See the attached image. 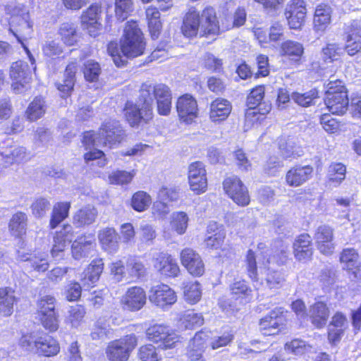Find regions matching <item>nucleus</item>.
<instances>
[{
  "mask_svg": "<svg viewBox=\"0 0 361 361\" xmlns=\"http://www.w3.org/2000/svg\"><path fill=\"white\" fill-rule=\"evenodd\" d=\"M331 7L326 4L318 5L314 16V30L323 33L331 23Z\"/></svg>",
  "mask_w": 361,
  "mask_h": 361,
  "instance_id": "c9c22d12",
  "label": "nucleus"
},
{
  "mask_svg": "<svg viewBox=\"0 0 361 361\" xmlns=\"http://www.w3.org/2000/svg\"><path fill=\"white\" fill-rule=\"evenodd\" d=\"M181 30L188 37H195L198 33L200 36L218 35L220 26L215 9L208 6L200 12L196 8L190 7L183 18Z\"/></svg>",
  "mask_w": 361,
  "mask_h": 361,
  "instance_id": "7ed1b4c3",
  "label": "nucleus"
},
{
  "mask_svg": "<svg viewBox=\"0 0 361 361\" xmlns=\"http://www.w3.org/2000/svg\"><path fill=\"white\" fill-rule=\"evenodd\" d=\"M137 342V336L134 334L111 341L106 349L107 359L109 361H127Z\"/></svg>",
  "mask_w": 361,
  "mask_h": 361,
  "instance_id": "6e6552de",
  "label": "nucleus"
},
{
  "mask_svg": "<svg viewBox=\"0 0 361 361\" xmlns=\"http://www.w3.org/2000/svg\"><path fill=\"white\" fill-rule=\"evenodd\" d=\"M311 242V237L307 233L301 234L295 239L293 243V253L298 260L310 259L312 255Z\"/></svg>",
  "mask_w": 361,
  "mask_h": 361,
  "instance_id": "c756f323",
  "label": "nucleus"
},
{
  "mask_svg": "<svg viewBox=\"0 0 361 361\" xmlns=\"http://www.w3.org/2000/svg\"><path fill=\"white\" fill-rule=\"evenodd\" d=\"M101 13V7L97 4L91 5L81 16L83 27L87 30L90 36L95 37L100 30L101 24L99 23Z\"/></svg>",
  "mask_w": 361,
  "mask_h": 361,
  "instance_id": "b1692460",
  "label": "nucleus"
},
{
  "mask_svg": "<svg viewBox=\"0 0 361 361\" xmlns=\"http://www.w3.org/2000/svg\"><path fill=\"white\" fill-rule=\"evenodd\" d=\"M70 207L69 202H58L54 206L50 220L51 228H55L68 216Z\"/></svg>",
  "mask_w": 361,
  "mask_h": 361,
  "instance_id": "8fccbe9b",
  "label": "nucleus"
},
{
  "mask_svg": "<svg viewBox=\"0 0 361 361\" xmlns=\"http://www.w3.org/2000/svg\"><path fill=\"white\" fill-rule=\"evenodd\" d=\"M17 302L15 291L10 287L0 288V314L10 316L13 312V305Z\"/></svg>",
  "mask_w": 361,
  "mask_h": 361,
  "instance_id": "e433bc0d",
  "label": "nucleus"
},
{
  "mask_svg": "<svg viewBox=\"0 0 361 361\" xmlns=\"http://www.w3.org/2000/svg\"><path fill=\"white\" fill-rule=\"evenodd\" d=\"M204 324L202 314L193 310H187L180 314L178 319V326L183 329H192L201 326Z\"/></svg>",
  "mask_w": 361,
  "mask_h": 361,
  "instance_id": "ea45409f",
  "label": "nucleus"
},
{
  "mask_svg": "<svg viewBox=\"0 0 361 361\" xmlns=\"http://www.w3.org/2000/svg\"><path fill=\"white\" fill-rule=\"evenodd\" d=\"M279 149L284 159H295L302 155V150L296 145L293 138L281 137L279 140Z\"/></svg>",
  "mask_w": 361,
  "mask_h": 361,
  "instance_id": "4c0bfd02",
  "label": "nucleus"
},
{
  "mask_svg": "<svg viewBox=\"0 0 361 361\" xmlns=\"http://www.w3.org/2000/svg\"><path fill=\"white\" fill-rule=\"evenodd\" d=\"M232 109L230 102L225 99L217 98L210 104L209 118L214 123L224 121Z\"/></svg>",
  "mask_w": 361,
  "mask_h": 361,
  "instance_id": "cd10ccee",
  "label": "nucleus"
},
{
  "mask_svg": "<svg viewBox=\"0 0 361 361\" xmlns=\"http://www.w3.org/2000/svg\"><path fill=\"white\" fill-rule=\"evenodd\" d=\"M304 53L303 45L295 41L286 40L281 45V54L290 59L298 61Z\"/></svg>",
  "mask_w": 361,
  "mask_h": 361,
  "instance_id": "a18cd8bd",
  "label": "nucleus"
},
{
  "mask_svg": "<svg viewBox=\"0 0 361 361\" xmlns=\"http://www.w3.org/2000/svg\"><path fill=\"white\" fill-rule=\"evenodd\" d=\"M176 108L180 119L187 123H191L197 116V103L190 94H185L179 97Z\"/></svg>",
  "mask_w": 361,
  "mask_h": 361,
  "instance_id": "412c9836",
  "label": "nucleus"
},
{
  "mask_svg": "<svg viewBox=\"0 0 361 361\" xmlns=\"http://www.w3.org/2000/svg\"><path fill=\"white\" fill-rule=\"evenodd\" d=\"M145 13L150 35L152 38L155 39L158 38L161 29L160 13L156 7L153 6H149Z\"/></svg>",
  "mask_w": 361,
  "mask_h": 361,
  "instance_id": "c03bdc74",
  "label": "nucleus"
},
{
  "mask_svg": "<svg viewBox=\"0 0 361 361\" xmlns=\"http://www.w3.org/2000/svg\"><path fill=\"white\" fill-rule=\"evenodd\" d=\"M135 175V170H131L130 171L125 170H116L113 171L109 175L108 178L109 182L111 184L124 185L130 183Z\"/></svg>",
  "mask_w": 361,
  "mask_h": 361,
  "instance_id": "603ef678",
  "label": "nucleus"
},
{
  "mask_svg": "<svg viewBox=\"0 0 361 361\" xmlns=\"http://www.w3.org/2000/svg\"><path fill=\"white\" fill-rule=\"evenodd\" d=\"M145 42L143 35L136 21H128L120 40V47L116 42H111L107 47V51L118 67L125 65L126 58H135L143 54Z\"/></svg>",
  "mask_w": 361,
  "mask_h": 361,
  "instance_id": "f257e3e1",
  "label": "nucleus"
},
{
  "mask_svg": "<svg viewBox=\"0 0 361 361\" xmlns=\"http://www.w3.org/2000/svg\"><path fill=\"white\" fill-rule=\"evenodd\" d=\"M346 168L341 163H334L331 164L328 170V178L329 183L336 186L339 185L345 178Z\"/></svg>",
  "mask_w": 361,
  "mask_h": 361,
  "instance_id": "13d9d810",
  "label": "nucleus"
},
{
  "mask_svg": "<svg viewBox=\"0 0 361 361\" xmlns=\"http://www.w3.org/2000/svg\"><path fill=\"white\" fill-rule=\"evenodd\" d=\"M27 217L26 214L19 212L14 214L8 224L11 234L20 237L25 233L27 229Z\"/></svg>",
  "mask_w": 361,
  "mask_h": 361,
  "instance_id": "49530a36",
  "label": "nucleus"
},
{
  "mask_svg": "<svg viewBox=\"0 0 361 361\" xmlns=\"http://www.w3.org/2000/svg\"><path fill=\"white\" fill-rule=\"evenodd\" d=\"M104 269V263L102 259L93 260L83 272L81 279L84 288L94 286L99 281Z\"/></svg>",
  "mask_w": 361,
  "mask_h": 361,
  "instance_id": "2f4dec72",
  "label": "nucleus"
},
{
  "mask_svg": "<svg viewBox=\"0 0 361 361\" xmlns=\"http://www.w3.org/2000/svg\"><path fill=\"white\" fill-rule=\"evenodd\" d=\"M10 77L13 80L11 87L16 94L27 91L31 80L27 64L23 61L13 63L10 68Z\"/></svg>",
  "mask_w": 361,
  "mask_h": 361,
  "instance_id": "f8f14e48",
  "label": "nucleus"
},
{
  "mask_svg": "<svg viewBox=\"0 0 361 361\" xmlns=\"http://www.w3.org/2000/svg\"><path fill=\"white\" fill-rule=\"evenodd\" d=\"M267 257V255L259 250L256 252L249 250L245 259L247 275L256 283L255 286L257 289L260 288L259 286L269 289L279 288L284 279L279 271L270 269V258Z\"/></svg>",
  "mask_w": 361,
  "mask_h": 361,
  "instance_id": "f03ea898",
  "label": "nucleus"
},
{
  "mask_svg": "<svg viewBox=\"0 0 361 361\" xmlns=\"http://www.w3.org/2000/svg\"><path fill=\"white\" fill-rule=\"evenodd\" d=\"M42 326L49 333H54L59 329V320L56 311L39 316Z\"/></svg>",
  "mask_w": 361,
  "mask_h": 361,
  "instance_id": "e2e57ef3",
  "label": "nucleus"
},
{
  "mask_svg": "<svg viewBox=\"0 0 361 361\" xmlns=\"http://www.w3.org/2000/svg\"><path fill=\"white\" fill-rule=\"evenodd\" d=\"M47 109V104L44 98L36 97L27 108L26 117L30 121H35L45 114Z\"/></svg>",
  "mask_w": 361,
  "mask_h": 361,
  "instance_id": "a19ab883",
  "label": "nucleus"
},
{
  "mask_svg": "<svg viewBox=\"0 0 361 361\" xmlns=\"http://www.w3.org/2000/svg\"><path fill=\"white\" fill-rule=\"evenodd\" d=\"M149 104L141 102L140 96L135 104L127 102L124 109L125 116L131 126H137L142 121L147 123L152 118V108Z\"/></svg>",
  "mask_w": 361,
  "mask_h": 361,
  "instance_id": "9d476101",
  "label": "nucleus"
},
{
  "mask_svg": "<svg viewBox=\"0 0 361 361\" xmlns=\"http://www.w3.org/2000/svg\"><path fill=\"white\" fill-rule=\"evenodd\" d=\"M146 337L149 341L158 344L161 349L167 350L175 347L179 337L169 326L162 324L150 325L145 331Z\"/></svg>",
  "mask_w": 361,
  "mask_h": 361,
  "instance_id": "1a4fd4ad",
  "label": "nucleus"
},
{
  "mask_svg": "<svg viewBox=\"0 0 361 361\" xmlns=\"http://www.w3.org/2000/svg\"><path fill=\"white\" fill-rule=\"evenodd\" d=\"M317 91L313 89L302 94L299 92H293L291 94V99L298 105L306 107L312 104L313 100L317 97Z\"/></svg>",
  "mask_w": 361,
  "mask_h": 361,
  "instance_id": "680f3d73",
  "label": "nucleus"
},
{
  "mask_svg": "<svg viewBox=\"0 0 361 361\" xmlns=\"http://www.w3.org/2000/svg\"><path fill=\"white\" fill-rule=\"evenodd\" d=\"M164 100L171 99L169 88L164 84L152 85V84L144 83L140 89V101L149 102V106L153 109L154 99Z\"/></svg>",
  "mask_w": 361,
  "mask_h": 361,
  "instance_id": "f3484780",
  "label": "nucleus"
},
{
  "mask_svg": "<svg viewBox=\"0 0 361 361\" xmlns=\"http://www.w3.org/2000/svg\"><path fill=\"white\" fill-rule=\"evenodd\" d=\"M111 334L112 329L102 320H98L91 333V337L93 340H104Z\"/></svg>",
  "mask_w": 361,
  "mask_h": 361,
  "instance_id": "338daca9",
  "label": "nucleus"
},
{
  "mask_svg": "<svg viewBox=\"0 0 361 361\" xmlns=\"http://www.w3.org/2000/svg\"><path fill=\"white\" fill-rule=\"evenodd\" d=\"M83 73L86 80L89 82L97 81L101 73L99 64L93 60L86 61L84 63Z\"/></svg>",
  "mask_w": 361,
  "mask_h": 361,
  "instance_id": "052dcab7",
  "label": "nucleus"
},
{
  "mask_svg": "<svg viewBox=\"0 0 361 361\" xmlns=\"http://www.w3.org/2000/svg\"><path fill=\"white\" fill-rule=\"evenodd\" d=\"M306 8L303 0H292L286 6L285 16L290 29H300L304 23Z\"/></svg>",
  "mask_w": 361,
  "mask_h": 361,
  "instance_id": "a211bd4d",
  "label": "nucleus"
},
{
  "mask_svg": "<svg viewBox=\"0 0 361 361\" xmlns=\"http://www.w3.org/2000/svg\"><path fill=\"white\" fill-rule=\"evenodd\" d=\"M19 345L25 350L38 356L54 357L60 352L58 340L47 334L38 331L23 334L19 339Z\"/></svg>",
  "mask_w": 361,
  "mask_h": 361,
  "instance_id": "20e7f679",
  "label": "nucleus"
},
{
  "mask_svg": "<svg viewBox=\"0 0 361 361\" xmlns=\"http://www.w3.org/2000/svg\"><path fill=\"white\" fill-rule=\"evenodd\" d=\"M102 247L106 252L114 254L119 248L118 236L113 228H106L100 231L98 235Z\"/></svg>",
  "mask_w": 361,
  "mask_h": 361,
  "instance_id": "473e14b6",
  "label": "nucleus"
},
{
  "mask_svg": "<svg viewBox=\"0 0 361 361\" xmlns=\"http://www.w3.org/2000/svg\"><path fill=\"white\" fill-rule=\"evenodd\" d=\"M77 71V66L74 62L70 63L66 68L63 83L57 84V88L61 92V96L66 97L68 96L73 89L75 84V74Z\"/></svg>",
  "mask_w": 361,
  "mask_h": 361,
  "instance_id": "58836bf2",
  "label": "nucleus"
},
{
  "mask_svg": "<svg viewBox=\"0 0 361 361\" xmlns=\"http://www.w3.org/2000/svg\"><path fill=\"white\" fill-rule=\"evenodd\" d=\"M56 299L51 295L42 296L37 302L39 316H42L55 311Z\"/></svg>",
  "mask_w": 361,
  "mask_h": 361,
  "instance_id": "0e129e2a",
  "label": "nucleus"
},
{
  "mask_svg": "<svg viewBox=\"0 0 361 361\" xmlns=\"http://www.w3.org/2000/svg\"><path fill=\"white\" fill-rule=\"evenodd\" d=\"M234 339V334L232 331H226L221 336L212 338L209 345L213 350L229 345Z\"/></svg>",
  "mask_w": 361,
  "mask_h": 361,
  "instance_id": "774afa93",
  "label": "nucleus"
},
{
  "mask_svg": "<svg viewBox=\"0 0 361 361\" xmlns=\"http://www.w3.org/2000/svg\"><path fill=\"white\" fill-rule=\"evenodd\" d=\"M115 17L118 21H123L133 12L134 8L133 0H115Z\"/></svg>",
  "mask_w": 361,
  "mask_h": 361,
  "instance_id": "6e6d98bb",
  "label": "nucleus"
},
{
  "mask_svg": "<svg viewBox=\"0 0 361 361\" xmlns=\"http://www.w3.org/2000/svg\"><path fill=\"white\" fill-rule=\"evenodd\" d=\"M223 185L226 192L237 204L245 206L249 204L250 196L247 189L238 177L226 178Z\"/></svg>",
  "mask_w": 361,
  "mask_h": 361,
  "instance_id": "2eb2a0df",
  "label": "nucleus"
},
{
  "mask_svg": "<svg viewBox=\"0 0 361 361\" xmlns=\"http://www.w3.org/2000/svg\"><path fill=\"white\" fill-rule=\"evenodd\" d=\"M146 300L144 289L140 286H133L127 290L121 299V302L127 310L137 311L144 307Z\"/></svg>",
  "mask_w": 361,
  "mask_h": 361,
  "instance_id": "4be33fe9",
  "label": "nucleus"
},
{
  "mask_svg": "<svg viewBox=\"0 0 361 361\" xmlns=\"http://www.w3.org/2000/svg\"><path fill=\"white\" fill-rule=\"evenodd\" d=\"M97 216V209L90 205H87L79 209L73 216V224L81 227L92 224Z\"/></svg>",
  "mask_w": 361,
  "mask_h": 361,
  "instance_id": "79ce46f5",
  "label": "nucleus"
},
{
  "mask_svg": "<svg viewBox=\"0 0 361 361\" xmlns=\"http://www.w3.org/2000/svg\"><path fill=\"white\" fill-rule=\"evenodd\" d=\"M307 316L314 326L322 329L326 324L329 310L325 303L317 302L310 307Z\"/></svg>",
  "mask_w": 361,
  "mask_h": 361,
  "instance_id": "c85d7f7f",
  "label": "nucleus"
},
{
  "mask_svg": "<svg viewBox=\"0 0 361 361\" xmlns=\"http://www.w3.org/2000/svg\"><path fill=\"white\" fill-rule=\"evenodd\" d=\"M182 265L194 276H201L205 271L201 256L194 250L186 247L180 254Z\"/></svg>",
  "mask_w": 361,
  "mask_h": 361,
  "instance_id": "dca6fc26",
  "label": "nucleus"
},
{
  "mask_svg": "<svg viewBox=\"0 0 361 361\" xmlns=\"http://www.w3.org/2000/svg\"><path fill=\"white\" fill-rule=\"evenodd\" d=\"M247 13L245 9L243 7H238L232 17L226 18L225 21H222V30H230L233 27H239L243 25L246 21Z\"/></svg>",
  "mask_w": 361,
  "mask_h": 361,
  "instance_id": "3c124183",
  "label": "nucleus"
},
{
  "mask_svg": "<svg viewBox=\"0 0 361 361\" xmlns=\"http://www.w3.org/2000/svg\"><path fill=\"white\" fill-rule=\"evenodd\" d=\"M152 204L151 196L145 191H137L132 197L131 206L137 212H144Z\"/></svg>",
  "mask_w": 361,
  "mask_h": 361,
  "instance_id": "4d7b16f0",
  "label": "nucleus"
},
{
  "mask_svg": "<svg viewBox=\"0 0 361 361\" xmlns=\"http://www.w3.org/2000/svg\"><path fill=\"white\" fill-rule=\"evenodd\" d=\"M33 23L30 20L28 10L24 6L16 8L9 23V32L16 38L25 50L32 65L35 64V59L24 42L31 37L33 32Z\"/></svg>",
  "mask_w": 361,
  "mask_h": 361,
  "instance_id": "423d86ee",
  "label": "nucleus"
},
{
  "mask_svg": "<svg viewBox=\"0 0 361 361\" xmlns=\"http://www.w3.org/2000/svg\"><path fill=\"white\" fill-rule=\"evenodd\" d=\"M149 300L154 305L168 310L177 301V295L168 285L161 283L151 288Z\"/></svg>",
  "mask_w": 361,
  "mask_h": 361,
  "instance_id": "ddd939ff",
  "label": "nucleus"
},
{
  "mask_svg": "<svg viewBox=\"0 0 361 361\" xmlns=\"http://www.w3.org/2000/svg\"><path fill=\"white\" fill-rule=\"evenodd\" d=\"M179 189L173 186H162L159 190L157 199L166 202H176L179 198Z\"/></svg>",
  "mask_w": 361,
  "mask_h": 361,
  "instance_id": "69168bd1",
  "label": "nucleus"
},
{
  "mask_svg": "<svg viewBox=\"0 0 361 361\" xmlns=\"http://www.w3.org/2000/svg\"><path fill=\"white\" fill-rule=\"evenodd\" d=\"M137 359L139 361H160L161 355L159 350L152 344H145L141 345L137 350Z\"/></svg>",
  "mask_w": 361,
  "mask_h": 361,
  "instance_id": "5fc2aeb1",
  "label": "nucleus"
},
{
  "mask_svg": "<svg viewBox=\"0 0 361 361\" xmlns=\"http://www.w3.org/2000/svg\"><path fill=\"white\" fill-rule=\"evenodd\" d=\"M313 173L310 165H298L290 168L286 174V183L290 187H299L308 181Z\"/></svg>",
  "mask_w": 361,
  "mask_h": 361,
  "instance_id": "5701e85b",
  "label": "nucleus"
},
{
  "mask_svg": "<svg viewBox=\"0 0 361 361\" xmlns=\"http://www.w3.org/2000/svg\"><path fill=\"white\" fill-rule=\"evenodd\" d=\"M154 267L162 276L166 277H177L180 273V268L171 255L161 252L154 259Z\"/></svg>",
  "mask_w": 361,
  "mask_h": 361,
  "instance_id": "6ab92c4d",
  "label": "nucleus"
},
{
  "mask_svg": "<svg viewBox=\"0 0 361 361\" xmlns=\"http://www.w3.org/2000/svg\"><path fill=\"white\" fill-rule=\"evenodd\" d=\"M188 220L189 218L185 212H173L171 216L170 225L178 235H183L188 228Z\"/></svg>",
  "mask_w": 361,
  "mask_h": 361,
  "instance_id": "864d4df0",
  "label": "nucleus"
},
{
  "mask_svg": "<svg viewBox=\"0 0 361 361\" xmlns=\"http://www.w3.org/2000/svg\"><path fill=\"white\" fill-rule=\"evenodd\" d=\"M0 155L4 160V166L27 160L26 151L23 147H8L4 151L0 152Z\"/></svg>",
  "mask_w": 361,
  "mask_h": 361,
  "instance_id": "37998d69",
  "label": "nucleus"
},
{
  "mask_svg": "<svg viewBox=\"0 0 361 361\" xmlns=\"http://www.w3.org/2000/svg\"><path fill=\"white\" fill-rule=\"evenodd\" d=\"M94 238L92 235H83L73 241L71 247L73 257L80 259L85 257L93 248Z\"/></svg>",
  "mask_w": 361,
  "mask_h": 361,
  "instance_id": "72a5a7b5",
  "label": "nucleus"
},
{
  "mask_svg": "<svg viewBox=\"0 0 361 361\" xmlns=\"http://www.w3.org/2000/svg\"><path fill=\"white\" fill-rule=\"evenodd\" d=\"M325 104L332 114H343L348 106V98L343 82L331 75L326 85Z\"/></svg>",
  "mask_w": 361,
  "mask_h": 361,
  "instance_id": "0eeeda50",
  "label": "nucleus"
},
{
  "mask_svg": "<svg viewBox=\"0 0 361 361\" xmlns=\"http://www.w3.org/2000/svg\"><path fill=\"white\" fill-rule=\"evenodd\" d=\"M259 331L264 336L278 334L284 329L286 318L281 307H276L259 322Z\"/></svg>",
  "mask_w": 361,
  "mask_h": 361,
  "instance_id": "9b49d317",
  "label": "nucleus"
},
{
  "mask_svg": "<svg viewBox=\"0 0 361 361\" xmlns=\"http://www.w3.org/2000/svg\"><path fill=\"white\" fill-rule=\"evenodd\" d=\"M358 258V254L355 249L346 248L342 251L340 256V261L343 264V269L353 271L355 274V270L360 267Z\"/></svg>",
  "mask_w": 361,
  "mask_h": 361,
  "instance_id": "09e8293b",
  "label": "nucleus"
},
{
  "mask_svg": "<svg viewBox=\"0 0 361 361\" xmlns=\"http://www.w3.org/2000/svg\"><path fill=\"white\" fill-rule=\"evenodd\" d=\"M188 181L190 188L195 194L206 192L207 188V172L204 165L201 161H195L188 167Z\"/></svg>",
  "mask_w": 361,
  "mask_h": 361,
  "instance_id": "4468645a",
  "label": "nucleus"
},
{
  "mask_svg": "<svg viewBox=\"0 0 361 361\" xmlns=\"http://www.w3.org/2000/svg\"><path fill=\"white\" fill-rule=\"evenodd\" d=\"M184 298L189 303L197 302L202 295L200 285L197 282L188 283L184 286Z\"/></svg>",
  "mask_w": 361,
  "mask_h": 361,
  "instance_id": "bf43d9fd",
  "label": "nucleus"
},
{
  "mask_svg": "<svg viewBox=\"0 0 361 361\" xmlns=\"http://www.w3.org/2000/svg\"><path fill=\"white\" fill-rule=\"evenodd\" d=\"M345 49L350 56L361 50V27L357 23L352 24L346 33Z\"/></svg>",
  "mask_w": 361,
  "mask_h": 361,
  "instance_id": "f704fd0d",
  "label": "nucleus"
},
{
  "mask_svg": "<svg viewBox=\"0 0 361 361\" xmlns=\"http://www.w3.org/2000/svg\"><path fill=\"white\" fill-rule=\"evenodd\" d=\"M61 41L68 46L74 45L78 41L77 26L73 23L61 24L59 31Z\"/></svg>",
  "mask_w": 361,
  "mask_h": 361,
  "instance_id": "de8ad7c7",
  "label": "nucleus"
},
{
  "mask_svg": "<svg viewBox=\"0 0 361 361\" xmlns=\"http://www.w3.org/2000/svg\"><path fill=\"white\" fill-rule=\"evenodd\" d=\"M123 135V130L118 122L108 121L102 126L97 133L85 132L83 135L82 144L87 149L101 146L111 148L121 142Z\"/></svg>",
  "mask_w": 361,
  "mask_h": 361,
  "instance_id": "39448f33",
  "label": "nucleus"
},
{
  "mask_svg": "<svg viewBox=\"0 0 361 361\" xmlns=\"http://www.w3.org/2000/svg\"><path fill=\"white\" fill-rule=\"evenodd\" d=\"M209 337V333L207 331H200L195 334L188 347L189 361H202L200 358Z\"/></svg>",
  "mask_w": 361,
  "mask_h": 361,
  "instance_id": "393cba45",
  "label": "nucleus"
},
{
  "mask_svg": "<svg viewBox=\"0 0 361 361\" xmlns=\"http://www.w3.org/2000/svg\"><path fill=\"white\" fill-rule=\"evenodd\" d=\"M207 232L212 235L204 240L206 247L212 250L221 249L222 252L225 251L226 248L223 247V245L226 238V231L223 226H219L215 222H211L207 226Z\"/></svg>",
  "mask_w": 361,
  "mask_h": 361,
  "instance_id": "a878e982",
  "label": "nucleus"
},
{
  "mask_svg": "<svg viewBox=\"0 0 361 361\" xmlns=\"http://www.w3.org/2000/svg\"><path fill=\"white\" fill-rule=\"evenodd\" d=\"M264 97V87L257 86L253 88L247 97V105L250 109L258 107L257 113L264 115L271 110V105L262 102Z\"/></svg>",
  "mask_w": 361,
  "mask_h": 361,
  "instance_id": "7c9ffc66",
  "label": "nucleus"
},
{
  "mask_svg": "<svg viewBox=\"0 0 361 361\" xmlns=\"http://www.w3.org/2000/svg\"><path fill=\"white\" fill-rule=\"evenodd\" d=\"M73 238V228L71 225H64L62 229L56 232L54 238V245L51 250L54 258L58 259L59 254L62 252L66 247L67 243L72 241Z\"/></svg>",
  "mask_w": 361,
  "mask_h": 361,
  "instance_id": "bb28decb",
  "label": "nucleus"
},
{
  "mask_svg": "<svg viewBox=\"0 0 361 361\" xmlns=\"http://www.w3.org/2000/svg\"><path fill=\"white\" fill-rule=\"evenodd\" d=\"M314 240L317 249L326 255H331L335 249L334 240V230L329 226H319L315 232Z\"/></svg>",
  "mask_w": 361,
  "mask_h": 361,
  "instance_id": "aec40b11",
  "label": "nucleus"
}]
</instances>
